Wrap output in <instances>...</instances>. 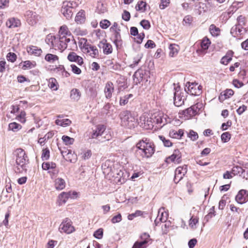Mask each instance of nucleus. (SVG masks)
Wrapping results in <instances>:
<instances>
[{
	"label": "nucleus",
	"instance_id": "f257e3e1",
	"mask_svg": "<svg viewBox=\"0 0 248 248\" xmlns=\"http://www.w3.org/2000/svg\"><path fill=\"white\" fill-rule=\"evenodd\" d=\"M16 157L15 171L16 173L26 172L27 165L29 163V159L25 151L21 148L16 149L14 153Z\"/></svg>",
	"mask_w": 248,
	"mask_h": 248
},
{
	"label": "nucleus",
	"instance_id": "f03ea898",
	"mask_svg": "<svg viewBox=\"0 0 248 248\" xmlns=\"http://www.w3.org/2000/svg\"><path fill=\"white\" fill-rule=\"evenodd\" d=\"M136 147L138 149L137 153L140 154L142 157H150L155 152L153 143L147 138L140 140L137 143Z\"/></svg>",
	"mask_w": 248,
	"mask_h": 248
},
{
	"label": "nucleus",
	"instance_id": "7ed1b4c3",
	"mask_svg": "<svg viewBox=\"0 0 248 248\" xmlns=\"http://www.w3.org/2000/svg\"><path fill=\"white\" fill-rule=\"evenodd\" d=\"M119 117L121 119L122 126L129 129L135 128L138 124V120L134 117L129 111H122Z\"/></svg>",
	"mask_w": 248,
	"mask_h": 248
},
{
	"label": "nucleus",
	"instance_id": "20e7f679",
	"mask_svg": "<svg viewBox=\"0 0 248 248\" xmlns=\"http://www.w3.org/2000/svg\"><path fill=\"white\" fill-rule=\"evenodd\" d=\"M79 46L84 53L89 55L92 58L98 57V49L96 46L88 43L86 39L81 38L79 41Z\"/></svg>",
	"mask_w": 248,
	"mask_h": 248
},
{
	"label": "nucleus",
	"instance_id": "39448f33",
	"mask_svg": "<svg viewBox=\"0 0 248 248\" xmlns=\"http://www.w3.org/2000/svg\"><path fill=\"white\" fill-rule=\"evenodd\" d=\"M69 43L75 44L76 42L72 38H68L66 36H60L59 37H56V41H54V48L62 51L67 48Z\"/></svg>",
	"mask_w": 248,
	"mask_h": 248
},
{
	"label": "nucleus",
	"instance_id": "423d86ee",
	"mask_svg": "<svg viewBox=\"0 0 248 248\" xmlns=\"http://www.w3.org/2000/svg\"><path fill=\"white\" fill-rule=\"evenodd\" d=\"M106 126L104 125L99 124L96 126L95 129L93 130V132L91 135V138L97 139L101 142L105 140H108L110 138V135L107 134L103 136L106 132Z\"/></svg>",
	"mask_w": 248,
	"mask_h": 248
},
{
	"label": "nucleus",
	"instance_id": "0eeeda50",
	"mask_svg": "<svg viewBox=\"0 0 248 248\" xmlns=\"http://www.w3.org/2000/svg\"><path fill=\"white\" fill-rule=\"evenodd\" d=\"M76 5L74 1H64L62 2L61 13L67 19L72 18Z\"/></svg>",
	"mask_w": 248,
	"mask_h": 248
},
{
	"label": "nucleus",
	"instance_id": "6e6552de",
	"mask_svg": "<svg viewBox=\"0 0 248 248\" xmlns=\"http://www.w3.org/2000/svg\"><path fill=\"white\" fill-rule=\"evenodd\" d=\"M149 74L148 70H144L142 68L139 69L133 75L134 82L137 85L142 81H147L149 78Z\"/></svg>",
	"mask_w": 248,
	"mask_h": 248
},
{
	"label": "nucleus",
	"instance_id": "1a4fd4ad",
	"mask_svg": "<svg viewBox=\"0 0 248 248\" xmlns=\"http://www.w3.org/2000/svg\"><path fill=\"white\" fill-rule=\"evenodd\" d=\"M173 101L176 107H180L184 104L185 96L182 94V91L179 85L176 86L174 84Z\"/></svg>",
	"mask_w": 248,
	"mask_h": 248
},
{
	"label": "nucleus",
	"instance_id": "9d476101",
	"mask_svg": "<svg viewBox=\"0 0 248 248\" xmlns=\"http://www.w3.org/2000/svg\"><path fill=\"white\" fill-rule=\"evenodd\" d=\"M152 116L149 117L146 114L141 115L138 122L140 126L145 129H152L154 126Z\"/></svg>",
	"mask_w": 248,
	"mask_h": 248
},
{
	"label": "nucleus",
	"instance_id": "9b49d317",
	"mask_svg": "<svg viewBox=\"0 0 248 248\" xmlns=\"http://www.w3.org/2000/svg\"><path fill=\"white\" fill-rule=\"evenodd\" d=\"M59 230L61 232L70 234L75 231V228L72 225L71 220L68 218H66L60 224Z\"/></svg>",
	"mask_w": 248,
	"mask_h": 248
},
{
	"label": "nucleus",
	"instance_id": "f8f14e48",
	"mask_svg": "<svg viewBox=\"0 0 248 248\" xmlns=\"http://www.w3.org/2000/svg\"><path fill=\"white\" fill-rule=\"evenodd\" d=\"M152 119L155 124H162L164 125L167 123V116L164 115L163 113L160 112H157L152 114Z\"/></svg>",
	"mask_w": 248,
	"mask_h": 248
},
{
	"label": "nucleus",
	"instance_id": "ddd939ff",
	"mask_svg": "<svg viewBox=\"0 0 248 248\" xmlns=\"http://www.w3.org/2000/svg\"><path fill=\"white\" fill-rule=\"evenodd\" d=\"M25 16L27 22L31 26L36 24L40 18L35 12L30 10L26 11Z\"/></svg>",
	"mask_w": 248,
	"mask_h": 248
},
{
	"label": "nucleus",
	"instance_id": "4468645a",
	"mask_svg": "<svg viewBox=\"0 0 248 248\" xmlns=\"http://www.w3.org/2000/svg\"><path fill=\"white\" fill-rule=\"evenodd\" d=\"M235 200L240 204L247 202L248 201V191L245 189L239 190L235 196Z\"/></svg>",
	"mask_w": 248,
	"mask_h": 248
},
{
	"label": "nucleus",
	"instance_id": "2eb2a0df",
	"mask_svg": "<svg viewBox=\"0 0 248 248\" xmlns=\"http://www.w3.org/2000/svg\"><path fill=\"white\" fill-rule=\"evenodd\" d=\"M202 87L197 83H188L187 93L193 95H199L202 93Z\"/></svg>",
	"mask_w": 248,
	"mask_h": 248
},
{
	"label": "nucleus",
	"instance_id": "dca6fc26",
	"mask_svg": "<svg viewBox=\"0 0 248 248\" xmlns=\"http://www.w3.org/2000/svg\"><path fill=\"white\" fill-rule=\"evenodd\" d=\"M165 161L167 163L173 162L175 164H179L181 162V154L178 150H175L173 154L168 157L166 158Z\"/></svg>",
	"mask_w": 248,
	"mask_h": 248
},
{
	"label": "nucleus",
	"instance_id": "f3484780",
	"mask_svg": "<svg viewBox=\"0 0 248 248\" xmlns=\"http://www.w3.org/2000/svg\"><path fill=\"white\" fill-rule=\"evenodd\" d=\"M98 46L99 48L103 49V53L106 55L111 54L112 52V45L110 43H107L106 39H103L100 41Z\"/></svg>",
	"mask_w": 248,
	"mask_h": 248
},
{
	"label": "nucleus",
	"instance_id": "a211bd4d",
	"mask_svg": "<svg viewBox=\"0 0 248 248\" xmlns=\"http://www.w3.org/2000/svg\"><path fill=\"white\" fill-rule=\"evenodd\" d=\"M114 91V87L113 83L111 81L107 82L104 88V94L107 99H110L112 97V93Z\"/></svg>",
	"mask_w": 248,
	"mask_h": 248
},
{
	"label": "nucleus",
	"instance_id": "6ab92c4d",
	"mask_svg": "<svg viewBox=\"0 0 248 248\" xmlns=\"http://www.w3.org/2000/svg\"><path fill=\"white\" fill-rule=\"evenodd\" d=\"M185 119H189L191 117L195 116L198 112L193 108V106H191L189 108L182 111L180 113Z\"/></svg>",
	"mask_w": 248,
	"mask_h": 248
},
{
	"label": "nucleus",
	"instance_id": "aec40b11",
	"mask_svg": "<svg viewBox=\"0 0 248 248\" xmlns=\"http://www.w3.org/2000/svg\"><path fill=\"white\" fill-rule=\"evenodd\" d=\"M246 31L245 28L235 25L231 28L230 32L233 37L238 38L244 34Z\"/></svg>",
	"mask_w": 248,
	"mask_h": 248
},
{
	"label": "nucleus",
	"instance_id": "412c9836",
	"mask_svg": "<svg viewBox=\"0 0 248 248\" xmlns=\"http://www.w3.org/2000/svg\"><path fill=\"white\" fill-rule=\"evenodd\" d=\"M120 32H113L112 37V41L118 49L121 48L123 45V40Z\"/></svg>",
	"mask_w": 248,
	"mask_h": 248
},
{
	"label": "nucleus",
	"instance_id": "4be33fe9",
	"mask_svg": "<svg viewBox=\"0 0 248 248\" xmlns=\"http://www.w3.org/2000/svg\"><path fill=\"white\" fill-rule=\"evenodd\" d=\"M27 51L29 54L36 57L40 56L42 53V49L37 46H30L27 47Z\"/></svg>",
	"mask_w": 248,
	"mask_h": 248
},
{
	"label": "nucleus",
	"instance_id": "5701e85b",
	"mask_svg": "<svg viewBox=\"0 0 248 248\" xmlns=\"http://www.w3.org/2000/svg\"><path fill=\"white\" fill-rule=\"evenodd\" d=\"M68 60L70 62H75L78 64L81 65L83 63V60L82 57L78 56L75 52H71L67 56Z\"/></svg>",
	"mask_w": 248,
	"mask_h": 248
},
{
	"label": "nucleus",
	"instance_id": "b1692460",
	"mask_svg": "<svg viewBox=\"0 0 248 248\" xmlns=\"http://www.w3.org/2000/svg\"><path fill=\"white\" fill-rule=\"evenodd\" d=\"M85 12L84 10H81L77 13L75 21L78 24H82L85 22Z\"/></svg>",
	"mask_w": 248,
	"mask_h": 248
},
{
	"label": "nucleus",
	"instance_id": "393cba45",
	"mask_svg": "<svg viewBox=\"0 0 248 248\" xmlns=\"http://www.w3.org/2000/svg\"><path fill=\"white\" fill-rule=\"evenodd\" d=\"M21 24L20 21L14 17L9 18L6 23L7 27L9 28H15L19 27Z\"/></svg>",
	"mask_w": 248,
	"mask_h": 248
},
{
	"label": "nucleus",
	"instance_id": "a878e982",
	"mask_svg": "<svg viewBox=\"0 0 248 248\" xmlns=\"http://www.w3.org/2000/svg\"><path fill=\"white\" fill-rule=\"evenodd\" d=\"M187 170V167L186 165L179 166L175 170V174L176 175V177L179 178H183L185 174H186Z\"/></svg>",
	"mask_w": 248,
	"mask_h": 248
},
{
	"label": "nucleus",
	"instance_id": "bb28decb",
	"mask_svg": "<svg viewBox=\"0 0 248 248\" xmlns=\"http://www.w3.org/2000/svg\"><path fill=\"white\" fill-rule=\"evenodd\" d=\"M233 94H234V92L232 90L226 89L223 92H222L220 93V95L219 96V99L220 100L224 101V100H225L227 98H229Z\"/></svg>",
	"mask_w": 248,
	"mask_h": 248
},
{
	"label": "nucleus",
	"instance_id": "cd10ccee",
	"mask_svg": "<svg viewBox=\"0 0 248 248\" xmlns=\"http://www.w3.org/2000/svg\"><path fill=\"white\" fill-rule=\"evenodd\" d=\"M183 135L184 132L182 129H179L178 131L171 129L169 132L170 137L173 139H179L181 138Z\"/></svg>",
	"mask_w": 248,
	"mask_h": 248
},
{
	"label": "nucleus",
	"instance_id": "c85d7f7f",
	"mask_svg": "<svg viewBox=\"0 0 248 248\" xmlns=\"http://www.w3.org/2000/svg\"><path fill=\"white\" fill-rule=\"evenodd\" d=\"M55 187L57 190H62L65 187V182L64 179L58 178L55 180Z\"/></svg>",
	"mask_w": 248,
	"mask_h": 248
},
{
	"label": "nucleus",
	"instance_id": "c756f323",
	"mask_svg": "<svg viewBox=\"0 0 248 248\" xmlns=\"http://www.w3.org/2000/svg\"><path fill=\"white\" fill-rule=\"evenodd\" d=\"M169 55L171 57L176 56L179 51V47L176 44H170L169 46Z\"/></svg>",
	"mask_w": 248,
	"mask_h": 248
},
{
	"label": "nucleus",
	"instance_id": "7c9ffc66",
	"mask_svg": "<svg viewBox=\"0 0 248 248\" xmlns=\"http://www.w3.org/2000/svg\"><path fill=\"white\" fill-rule=\"evenodd\" d=\"M71 198L70 192H62L59 196V203L62 204L65 203L68 198Z\"/></svg>",
	"mask_w": 248,
	"mask_h": 248
},
{
	"label": "nucleus",
	"instance_id": "2f4dec72",
	"mask_svg": "<svg viewBox=\"0 0 248 248\" xmlns=\"http://www.w3.org/2000/svg\"><path fill=\"white\" fill-rule=\"evenodd\" d=\"M81 93L79 90L77 89H73L71 91L70 97L72 99L78 101L80 97Z\"/></svg>",
	"mask_w": 248,
	"mask_h": 248
},
{
	"label": "nucleus",
	"instance_id": "473e14b6",
	"mask_svg": "<svg viewBox=\"0 0 248 248\" xmlns=\"http://www.w3.org/2000/svg\"><path fill=\"white\" fill-rule=\"evenodd\" d=\"M55 124L58 125L65 127L71 124V121L68 119H57L55 121Z\"/></svg>",
	"mask_w": 248,
	"mask_h": 248
},
{
	"label": "nucleus",
	"instance_id": "72a5a7b5",
	"mask_svg": "<svg viewBox=\"0 0 248 248\" xmlns=\"http://www.w3.org/2000/svg\"><path fill=\"white\" fill-rule=\"evenodd\" d=\"M164 208L159 209L158 212V215H159V220L161 222H166L167 219L168 213L165 212Z\"/></svg>",
	"mask_w": 248,
	"mask_h": 248
},
{
	"label": "nucleus",
	"instance_id": "f704fd0d",
	"mask_svg": "<svg viewBox=\"0 0 248 248\" xmlns=\"http://www.w3.org/2000/svg\"><path fill=\"white\" fill-rule=\"evenodd\" d=\"M48 86L50 89L54 91L58 90V83L54 78H50L49 79Z\"/></svg>",
	"mask_w": 248,
	"mask_h": 248
},
{
	"label": "nucleus",
	"instance_id": "c9c22d12",
	"mask_svg": "<svg viewBox=\"0 0 248 248\" xmlns=\"http://www.w3.org/2000/svg\"><path fill=\"white\" fill-rule=\"evenodd\" d=\"M209 31L211 34L214 36H217L220 33V29L217 27L214 24L210 26Z\"/></svg>",
	"mask_w": 248,
	"mask_h": 248
},
{
	"label": "nucleus",
	"instance_id": "e433bc0d",
	"mask_svg": "<svg viewBox=\"0 0 248 248\" xmlns=\"http://www.w3.org/2000/svg\"><path fill=\"white\" fill-rule=\"evenodd\" d=\"M56 164L53 162H44L42 165V169L44 170L55 169Z\"/></svg>",
	"mask_w": 248,
	"mask_h": 248
},
{
	"label": "nucleus",
	"instance_id": "4c0bfd02",
	"mask_svg": "<svg viewBox=\"0 0 248 248\" xmlns=\"http://www.w3.org/2000/svg\"><path fill=\"white\" fill-rule=\"evenodd\" d=\"M56 36L49 34L47 36L46 41V43L50 46V47H52L54 48V41H56Z\"/></svg>",
	"mask_w": 248,
	"mask_h": 248
},
{
	"label": "nucleus",
	"instance_id": "58836bf2",
	"mask_svg": "<svg viewBox=\"0 0 248 248\" xmlns=\"http://www.w3.org/2000/svg\"><path fill=\"white\" fill-rule=\"evenodd\" d=\"M231 171L233 176L238 174L241 175L243 173L244 170L242 167L236 166L232 168Z\"/></svg>",
	"mask_w": 248,
	"mask_h": 248
},
{
	"label": "nucleus",
	"instance_id": "ea45409f",
	"mask_svg": "<svg viewBox=\"0 0 248 248\" xmlns=\"http://www.w3.org/2000/svg\"><path fill=\"white\" fill-rule=\"evenodd\" d=\"M146 3L143 1H140L138 2L136 6V9L137 11L144 12L146 10Z\"/></svg>",
	"mask_w": 248,
	"mask_h": 248
},
{
	"label": "nucleus",
	"instance_id": "a19ab883",
	"mask_svg": "<svg viewBox=\"0 0 248 248\" xmlns=\"http://www.w3.org/2000/svg\"><path fill=\"white\" fill-rule=\"evenodd\" d=\"M133 97L132 94H128L121 97L120 99V105L123 106L126 105L129 101V99Z\"/></svg>",
	"mask_w": 248,
	"mask_h": 248
},
{
	"label": "nucleus",
	"instance_id": "79ce46f5",
	"mask_svg": "<svg viewBox=\"0 0 248 248\" xmlns=\"http://www.w3.org/2000/svg\"><path fill=\"white\" fill-rule=\"evenodd\" d=\"M22 126L20 124L16 123H11L9 124V129L14 132H16L21 128Z\"/></svg>",
	"mask_w": 248,
	"mask_h": 248
},
{
	"label": "nucleus",
	"instance_id": "37998d69",
	"mask_svg": "<svg viewBox=\"0 0 248 248\" xmlns=\"http://www.w3.org/2000/svg\"><path fill=\"white\" fill-rule=\"evenodd\" d=\"M45 59L49 62H54L58 60V57L56 55L47 54L45 56Z\"/></svg>",
	"mask_w": 248,
	"mask_h": 248
},
{
	"label": "nucleus",
	"instance_id": "c03bdc74",
	"mask_svg": "<svg viewBox=\"0 0 248 248\" xmlns=\"http://www.w3.org/2000/svg\"><path fill=\"white\" fill-rule=\"evenodd\" d=\"M215 207L213 206L210 209L209 212L204 217V221L207 222L209 220L215 215Z\"/></svg>",
	"mask_w": 248,
	"mask_h": 248
},
{
	"label": "nucleus",
	"instance_id": "a18cd8bd",
	"mask_svg": "<svg viewBox=\"0 0 248 248\" xmlns=\"http://www.w3.org/2000/svg\"><path fill=\"white\" fill-rule=\"evenodd\" d=\"M142 57V54H138L135 57H134L133 62L130 64V66L132 68H134L135 66L137 65L140 61Z\"/></svg>",
	"mask_w": 248,
	"mask_h": 248
},
{
	"label": "nucleus",
	"instance_id": "49530a36",
	"mask_svg": "<svg viewBox=\"0 0 248 248\" xmlns=\"http://www.w3.org/2000/svg\"><path fill=\"white\" fill-rule=\"evenodd\" d=\"M50 152L49 149L46 148L42 150L41 158L43 160H47L49 158Z\"/></svg>",
	"mask_w": 248,
	"mask_h": 248
},
{
	"label": "nucleus",
	"instance_id": "de8ad7c7",
	"mask_svg": "<svg viewBox=\"0 0 248 248\" xmlns=\"http://www.w3.org/2000/svg\"><path fill=\"white\" fill-rule=\"evenodd\" d=\"M62 140L65 144L67 145L73 144L75 141V140L73 138L65 135L62 137Z\"/></svg>",
	"mask_w": 248,
	"mask_h": 248
},
{
	"label": "nucleus",
	"instance_id": "09e8293b",
	"mask_svg": "<svg viewBox=\"0 0 248 248\" xmlns=\"http://www.w3.org/2000/svg\"><path fill=\"white\" fill-rule=\"evenodd\" d=\"M187 137L192 141L196 140L199 138L198 133L193 130L189 131V133L187 134Z\"/></svg>",
	"mask_w": 248,
	"mask_h": 248
},
{
	"label": "nucleus",
	"instance_id": "8fccbe9b",
	"mask_svg": "<svg viewBox=\"0 0 248 248\" xmlns=\"http://www.w3.org/2000/svg\"><path fill=\"white\" fill-rule=\"evenodd\" d=\"M61 154L63 157H64L65 156H67V158H65L67 161L70 162H73L72 159L70 158V156H73V155L72 154L71 151L70 150H66L65 151H61Z\"/></svg>",
	"mask_w": 248,
	"mask_h": 248
},
{
	"label": "nucleus",
	"instance_id": "3c124183",
	"mask_svg": "<svg viewBox=\"0 0 248 248\" xmlns=\"http://www.w3.org/2000/svg\"><path fill=\"white\" fill-rule=\"evenodd\" d=\"M210 44V40L207 38L204 37L201 42V46L203 49L205 50L208 48Z\"/></svg>",
	"mask_w": 248,
	"mask_h": 248
},
{
	"label": "nucleus",
	"instance_id": "603ef678",
	"mask_svg": "<svg viewBox=\"0 0 248 248\" xmlns=\"http://www.w3.org/2000/svg\"><path fill=\"white\" fill-rule=\"evenodd\" d=\"M110 25V22L107 19H103L100 22V26L103 29H107Z\"/></svg>",
	"mask_w": 248,
	"mask_h": 248
},
{
	"label": "nucleus",
	"instance_id": "864d4df0",
	"mask_svg": "<svg viewBox=\"0 0 248 248\" xmlns=\"http://www.w3.org/2000/svg\"><path fill=\"white\" fill-rule=\"evenodd\" d=\"M26 113L24 111H21L20 114L16 116V119L22 123L26 122Z\"/></svg>",
	"mask_w": 248,
	"mask_h": 248
},
{
	"label": "nucleus",
	"instance_id": "5fc2aeb1",
	"mask_svg": "<svg viewBox=\"0 0 248 248\" xmlns=\"http://www.w3.org/2000/svg\"><path fill=\"white\" fill-rule=\"evenodd\" d=\"M59 33L61 34L60 36H66L68 33H70V32L68 31L67 27L66 25H63L60 27Z\"/></svg>",
	"mask_w": 248,
	"mask_h": 248
},
{
	"label": "nucleus",
	"instance_id": "6e6d98bb",
	"mask_svg": "<svg viewBox=\"0 0 248 248\" xmlns=\"http://www.w3.org/2000/svg\"><path fill=\"white\" fill-rule=\"evenodd\" d=\"M92 152L90 150H87L81 153V157L84 160L89 159L92 155Z\"/></svg>",
	"mask_w": 248,
	"mask_h": 248
},
{
	"label": "nucleus",
	"instance_id": "4d7b16f0",
	"mask_svg": "<svg viewBox=\"0 0 248 248\" xmlns=\"http://www.w3.org/2000/svg\"><path fill=\"white\" fill-rule=\"evenodd\" d=\"M159 138L163 142L165 146L170 147L172 145V142L163 136H159Z\"/></svg>",
	"mask_w": 248,
	"mask_h": 248
},
{
	"label": "nucleus",
	"instance_id": "13d9d810",
	"mask_svg": "<svg viewBox=\"0 0 248 248\" xmlns=\"http://www.w3.org/2000/svg\"><path fill=\"white\" fill-rule=\"evenodd\" d=\"M58 71L61 74L62 77H68L70 76V74L66 71H65L63 66H60L58 68Z\"/></svg>",
	"mask_w": 248,
	"mask_h": 248
},
{
	"label": "nucleus",
	"instance_id": "bf43d9fd",
	"mask_svg": "<svg viewBox=\"0 0 248 248\" xmlns=\"http://www.w3.org/2000/svg\"><path fill=\"white\" fill-rule=\"evenodd\" d=\"M231 135L229 132H224L222 134L221 139L223 142H228L231 139Z\"/></svg>",
	"mask_w": 248,
	"mask_h": 248
},
{
	"label": "nucleus",
	"instance_id": "052dcab7",
	"mask_svg": "<svg viewBox=\"0 0 248 248\" xmlns=\"http://www.w3.org/2000/svg\"><path fill=\"white\" fill-rule=\"evenodd\" d=\"M237 24L235 25V26H238L240 27H243L245 25V17L242 15L239 16L237 18Z\"/></svg>",
	"mask_w": 248,
	"mask_h": 248
},
{
	"label": "nucleus",
	"instance_id": "680f3d73",
	"mask_svg": "<svg viewBox=\"0 0 248 248\" xmlns=\"http://www.w3.org/2000/svg\"><path fill=\"white\" fill-rule=\"evenodd\" d=\"M109 31L112 32H119L121 31V29L118 24L115 22L113 23L112 26L109 28Z\"/></svg>",
	"mask_w": 248,
	"mask_h": 248
},
{
	"label": "nucleus",
	"instance_id": "e2e57ef3",
	"mask_svg": "<svg viewBox=\"0 0 248 248\" xmlns=\"http://www.w3.org/2000/svg\"><path fill=\"white\" fill-rule=\"evenodd\" d=\"M17 57L15 53L9 52L7 55V59L8 61L12 62H15L16 60Z\"/></svg>",
	"mask_w": 248,
	"mask_h": 248
},
{
	"label": "nucleus",
	"instance_id": "0e129e2a",
	"mask_svg": "<svg viewBox=\"0 0 248 248\" xmlns=\"http://www.w3.org/2000/svg\"><path fill=\"white\" fill-rule=\"evenodd\" d=\"M140 239L141 241H140V242L145 241V245H146L150 240V235L148 233L145 232L143 233L140 235Z\"/></svg>",
	"mask_w": 248,
	"mask_h": 248
},
{
	"label": "nucleus",
	"instance_id": "69168bd1",
	"mask_svg": "<svg viewBox=\"0 0 248 248\" xmlns=\"http://www.w3.org/2000/svg\"><path fill=\"white\" fill-rule=\"evenodd\" d=\"M140 25L145 30H148L150 29L151 25L149 21L143 19L140 22Z\"/></svg>",
	"mask_w": 248,
	"mask_h": 248
},
{
	"label": "nucleus",
	"instance_id": "338daca9",
	"mask_svg": "<svg viewBox=\"0 0 248 248\" xmlns=\"http://www.w3.org/2000/svg\"><path fill=\"white\" fill-rule=\"evenodd\" d=\"M35 66L30 61H26L24 62V64L22 66V68L25 69H30L34 67Z\"/></svg>",
	"mask_w": 248,
	"mask_h": 248
},
{
	"label": "nucleus",
	"instance_id": "774afa93",
	"mask_svg": "<svg viewBox=\"0 0 248 248\" xmlns=\"http://www.w3.org/2000/svg\"><path fill=\"white\" fill-rule=\"evenodd\" d=\"M146 245L144 242L137 241L134 244L132 248H145Z\"/></svg>",
	"mask_w": 248,
	"mask_h": 248
}]
</instances>
